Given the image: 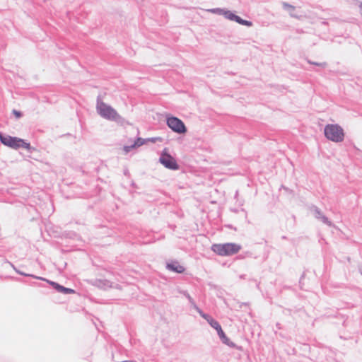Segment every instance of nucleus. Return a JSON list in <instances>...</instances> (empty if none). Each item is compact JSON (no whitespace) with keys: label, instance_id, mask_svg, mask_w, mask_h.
<instances>
[{"label":"nucleus","instance_id":"37","mask_svg":"<svg viewBox=\"0 0 362 362\" xmlns=\"http://www.w3.org/2000/svg\"><path fill=\"white\" fill-rule=\"evenodd\" d=\"M30 285H35V284H36V283H35V282H32V283H30Z\"/></svg>","mask_w":362,"mask_h":362},{"label":"nucleus","instance_id":"27","mask_svg":"<svg viewBox=\"0 0 362 362\" xmlns=\"http://www.w3.org/2000/svg\"><path fill=\"white\" fill-rule=\"evenodd\" d=\"M226 228H228L233 229L234 230H236V228H235V227H233V225H231V224L226 225Z\"/></svg>","mask_w":362,"mask_h":362},{"label":"nucleus","instance_id":"14","mask_svg":"<svg viewBox=\"0 0 362 362\" xmlns=\"http://www.w3.org/2000/svg\"><path fill=\"white\" fill-rule=\"evenodd\" d=\"M94 285L100 288H110L111 282L107 279H95Z\"/></svg>","mask_w":362,"mask_h":362},{"label":"nucleus","instance_id":"19","mask_svg":"<svg viewBox=\"0 0 362 362\" xmlns=\"http://www.w3.org/2000/svg\"><path fill=\"white\" fill-rule=\"evenodd\" d=\"M194 307V308L197 311V313L199 314V315L204 318L205 320H208L209 318V317L211 316L210 315L207 314V313H205L201 308H199L197 304L195 303L194 305H192Z\"/></svg>","mask_w":362,"mask_h":362},{"label":"nucleus","instance_id":"28","mask_svg":"<svg viewBox=\"0 0 362 362\" xmlns=\"http://www.w3.org/2000/svg\"><path fill=\"white\" fill-rule=\"evenodd\" d=\"M358 272L359 273L362 275V266L361 265H359L358 267Z\"/></svg>","mask_w":362,"mask_h":362},{"label":"nucleus","instance_id":"6","mask_svg":"<svg viewBox=\"0 0 362 362\" xmlns=\"http://www.w3.org/2000/svg\"><path fill=\"white\" fill-rule=\"evenodd\" d=\"M156 141H163V138L158 137H150L143 139L141 137H136L134 143L131 145H125L123 146V150L125 153H129L132 149L137 148L144 144H146L148 142L156 143Z\"/></svg>","mask_w":362,"mask_h":362},{"label":"nucleus","instance_id":"39","mask_svg":"<svg viewBox=\"0 0 362 362\" xmlns=\"http://www.w3.org/2000/svg\"><path fill=\"white\" fill-rule=\"evenodd\" d=\"M360 8H362V3L360 5Z\"/></svg>","mask_w":362,"mask_h":362},{"label":"nucleus","instance_id":"10","mask_svg":"<svg viewBox=\"0 0 362 362\" xmlns=\"http://www.w3.org/2000/svg\"><path fill=\"white\" fill-rule=\"evenodd\" d=\"M165 268L172 272L176 274H182L185 271L184 266L181 265L177 260H171L166 263Z\"/></svg>","mask_w":362,"mask_h":362},{"label":"nucleus","instance_id":"20","mask_svg":"<svg viewBox=\"0 0 362 362\" xmlns=\"http://www.w3.org/2000/svg\"><path fill=\"white\" fill-rule=\"evenodd\" d=\"M306 61L309 64H311V65H315V66H319V67H321L322 69H325L327 67V62H313L309 59H306Z\"/></svg>","mask_w":362,"mask_h":362},{"label":"nucleus","instance_id":"11","mask_svg":"<svg viewBox=\"0 0 362 362\" xmlns=\"http://www.w3.org/2000/svg\"><path fill=\"white\" fill-rule=\"evenodd\" d=\"M281 4H282L283 8L288 12L291 17L295 18L296 19L300 18V16L294 13L295 9H296L294 6L290 4L287 2H284V1L282 2Z\"/></svg>","mask_w":362,"mask_h":362},{"label":"nucleus","instance_id":"23","mask_svg":"<svg viewBox=\"0 0 362 362\" xmlns=\"http://www.w3.org/2000/svg\"><path fill=\"white\" fill-rule=\"evenodd\" d=\"M323 223L326 224L328 226H332V222L325 215L320 216V219Z\"/></svg>","mask_w":362,"mask_h":362},{"label":"nucleus","instance_id":"34","mask_svg":"<svg viewBox=\"0 0 362 362\" xmlns=\"http://www.w3.org/2000/svg\"><path fill=\"white\" fill-rule=\"evenodd\" d=\"M303 277H304V274H303V275L301 276L300 279V281H299V282H300V284L301 283L302 279H303Z\"/></svg>","mask_w":362,"mask_h":362},{"label":"nucleus","instance_id":"32","mask_svg":"<svg viewBox=\"0 0 362 362\" xmlns=\"http://www.w3.org/2000/svg\"><path fill=\"white\" fill-rule=\"evenodd\" d=\"M131 185L133 187H136V185L135 182H132Z\"/></svg>","mask_w":362,"mask_h":362},{"label":"nucleus","instance_id":"4","mask_svg":"<svg viewBox=\"0 0 362 362\" xmlns=\"http://www.w3.org/2000/svg\"><path fill=\"white\" fill-rule=\"evenodd\" d=\"M166 124L173 132L178 134H185L187 132V128L184 122L175 116H167Z\"/></svg>","mask_w":362,"mask_h":362},{"label":"nucleus","instance_id":"21","mask_svg":"<svg viewBox=\"0 0 362 362\" xmlns=\"http://www.w3.org/2000/svg\"><path fill=\"white\" fill-rule=\"evenodd\" d=\"M180 293L182 294L184 296L186 297V298L188 300L189 303L193 305H194L196 303L194 301V300L191 297V296L189 295V293H188L187 291H180Z\"/></svg>","mask_w":362,"mask_h":362},{"label":"nucleus","instance_id":"16","mask_svg":"<svg viewBox=\"0 0 362 362\" xmlns=\"http://www.w3.org/2000/svg\"><path fill=\"white\" fill-rule=\"evenodd\" d=\"M209 320L206 322L209 324V325L213 327L214 329L218 332V330H221L222 329L220 323L215 320L213 317L210 316Z\"/></svg>","mask_w":362,"mask_h":362},{"label":"nucleus","instance_id":"13","mask_svg":"<svg viewBox=\"0 0 362 362\" xmlns=\"http://www.w3.org/2000/svg\"><path fill=\"white\" fill-rule=\"evenodd\" d=\"M9 264H11L12 268L14 269V271L17 274H18L21 276H26V277H31L33 279H38V280H45V278H44V277L38 276H36V275L32 274L25 273V272L20 270L19 269H18V267H15V265L13 264L12 263L9 262Z\"/></svg>","mask_w":362,"mask_h":362},{"label":"nucleus","instance_id":"12","mask_svg":"<svg viewBox=\"0 0 362 362\" xmlns=\"http://www.w3.org/2000/svg\"><path fill=\"white\" fill-rule=\"evenodd\" d=\"M20 148L26 149L29 153H33L35 151V148L32 146L30 142L21 138H19L18 140V149Z\"/></svg>","mask_w":362,"mask_h":362},{"label":"nucleus","instance_id":"8","mask_svg":"<svg viewBox=\"0 0 362 362\" xmlns=\"http://www.w3.org/2000/svg\"><path fill=\"white\" fill-rule=\"evenodd\" d=\"M42 281H46L58 293H63L65 295L76 293V291L74 289L65 287L63 285H61L56 281H51V280H49L47 279H45V280H42Z\"/></svg>","mask_w":362,"mask_h":362},{"label":"nucleus","instance_id":"33","mask_svg":"<svg viewBox=\"0 0 362 362\" xmlns=\"http://www.w3.org/2000/svg\"><path fill=\"white\" fill-rule=\"evenodd\" d=\"M246 255H247V256H249V257H251V256H252V253H251V252H246Z\"/></svg>","mask_w":362,"mask_h":362},{"label":"nucleus","instance_id":"1","mask_svg":"<svg viewBox=\"0 0 362 362\" xmlns=\"http://www.w3.org/2000/svg\"><path fill=\"white\" fill-rule=\"evenodd\" d=\"M96 110L103 118L107 120L119 122L122 119L112 106L100 100L99 98L97 99Z\"/></svg>","mask_w":362,"mask_h":362},{"label":"nucleus","instance_id":"25","mask_svg":"<svg viewBox=\"0 0 362 362\" xmlns=\"http://www.w3.org/2000/svg\"><path fill=\"white\" fill-rule=\"evenodd\" d=\"M13 115L16 117V118L19 119L23 117V114L21 111L13 109L12 111Z\"/></svg>","mask_w":362,"mask_h":362},{"label":"nucleus","instance_id":"29","mask_svg":"<svg viewBox=\"0 0 362 362\" xmlns=\"http://www.w3.org/2000/svg\"><path fill=\"white\" fill-rule=\"evenodd\" d=\"M239 277H240V279H245V277H246V274H241V275H240V276H239Z\"/></svg>","mask_w":362,"mask_h":362},{"label":"nucleus","instance_id":"7","mask_svg":"<svg viewBox=\"0 0 362 362\" xmlns=\"http://www.w3.org/2000/svg\"><path fill=\"white\" fill-rule=\"evenodd\" d=\"M19 137L12 136L0 132V142L8 148L17 150Z\"/></svg>","mask_w":362,"mask_h":362},{"label":"nucleus","instance_id":"15","mask_svg":"<svg viewBox=\"0 0 362 362\" xmlns=\"http://www.w3.org/2000/svg\"><path fill=\"white\" fill-rule=\"evenodd\" d=\"M226 18L232 21H235L239 24L242 18L238 16L234 11L228 10L226 12Z\"/></svg>","mask_w":362,"mask_h":362},{"label":"nucleus","instance_id":"38","mask_svg":"<svg viewBox=\"0 0 362 362\" xmlns=\"http://www.w3.org/2000/svg\"><path fill=\"white\" fill-rule=\"evenodd\" d=\"M244 305H247L248 303H243Z\"/></svg>","mask_w":362,"mask_h":362},{"label":"nucleus","instance_id":"5","mask_svg":"<svg viewBox=\"0 0 362 362\" xmlns=\"http://www.w3.org/2000/svg\"><path fill=\"white\" fill-rule=\"evenodd\" d=\"M159 162L165 168L171 170H177L180 169V165L176 159L168 152L167 148H165L160 156Z\"/></svg>","mask_w":362,"mask_h":362},{"label":"nucleus","instance_id":"36","mask_svg":"<svg viewBox=\"0 0 362 362\" xmlns=\"http://www.w3.org/2000/svg\"><path fill=\"white\" fill-rule=\"evenodd\" d=\"M124 175H127V174H129L128 170H125V171L124 172Z\"/></svg>","mask_w":362,"mask_h":362},{"label":"nucleus","instance_id":"35","mask_svg":"<svg viewBox=\"0 0 362 362\" xmlns=\"http://www.w3.org/2000/svg\"><path fill=\"white\" fill-rule=\"evenodd\" d=\"M66 264H66V262H64V264H63V268H65V267H66Z\"/></svg>","mask_w":362,"mask_h":362},{"label":"nucleus","instance_id":"18","mask_svg":"<svg viewBox=\"0 0 362 362\" xmlns=\"http://www.w3.org/2000/svg\"><path fill=\"white\" fill-rule=\"evenodd\" d=\"M64 235L66 238L79 240L80 235L74 231H65Z\"/></svg>","mask_w":362,"mask_h":362},{"label":"nucleus","instance_id":"24","mask_svg":"<svg viewBox=\"0 0 362 362\" xmlns=\"http://www.w3.org/2000/svg\"><path fill=\"white\" fill-rule=\"evenodd\" d=\"M239 24L242 25H245V26H247V27H250V26L252 25V22L250 21H247V20H245V19L241 18Z\"/></svg>","mask_w":362,"mask_h":362},{"label":"nucleus","instance_id":"3","mask_svg":"<svg viewBox=\"0 0 362 362\" xmlns=\"http://www.w3.org/2000/svg\"><path fill=\"white\" fill-rule=\"evenodd\" d=\"M325 136L336 143L341 142L344 139V132L342 127L337 124H328L324 129Z\"/></svg>","mask_w":362,"mask_h":362},{"label":"nucleus","instance_id":"30","mask_svg":"<svg viewBox=\"0 0 362 362\" xmlns=\"http://www.w3.org/2000/svg\"><path fill=\"white\" fill-rule=\"evenodd\" d=\"M276 327L279 329H281V324H280V323H279V322H277V323L276 324Z\"/></svg>","mask_w":362,"mask_h":362},{"label":"nucleus","instance_id":"26","mask_svg":"<svg viewBox=\"0 0 362 362\" xmlns=\"http://www.w3.org/2000/svg\"><path fill=\"white\" fill-rule=\"evenodd\" d=\"M8 278L12 279V280H13V281H16L25 283V281L22 280L21 278H18V277L9 276Z\"/></svg>","mask_w":362,"mask_h":362},{"label":"nucleus","instance_id":"31","mask_svg":"<svg viewBox=\"0 0 362 362\" xmlns=\"http://www.w3.org/2000/svg\"><path fill=\"white\" fill-rule=\"evenodd\" d=\"M121 362H136V361H132V360H125V361H122Z\"/></svg>","mask_w":362,"mask_h":362},{"label":"nucleus","instance_id":"17","mask_svg":"<svg viewBox=\"0 0 362 362\" xmlns=\"http://www.w3.org/2000/svg\"><path fill=\"white\" fill-rule=\"evenodd\" d=\"M227 9L226 8H214L209 9L208 11L214 13V14H218V15H222L226 18Z\"/></svg>","mask_w":362,"mask_h":362},{"label":"nucleus","instance_id":"22","mask_svg":"<svg viewBox=\"0 0 362 362\" xmlns=\"http://www.w3.org/2000/svg\"><path fill=\"white\" fill-rule=\"evenodd\" d=\"M313 209L315 218L320 219V216H323L322 211L316 206H313Z\"/></svg>","mask_w":362,"mask_h":362},{"label":"nucleus","instance_id":"2","mask_svg":"<svg viewBox=\"0 0 362 362\" xmlns=\"http://www.w3.org/2000/svg\"><path fill=\"white\" fill-rule=\"evenodd\" d=\"M211 250L220 256H230L237 254L241 245L235 243H215L211 245Z\"/></svg>","mask_w":362,"mask_h":362},{"label":"nucleus","instance_id":"9","mask_svg":"<svg viewBox=\"0 0 362 362\" xmlns=\"http://www.w3.org/2000/svg\"><path fill=\"white\" fill-rule=\"evenodd\" d=\"M217 334L223 344L227 345L230 348L235 349L239 351L243 350V347L241 346H238L230 341V339L226 336V333L223 332V329H221V330H218Z\"/></svg>","mask_w":362,"mask_h":362}]
</instances>
